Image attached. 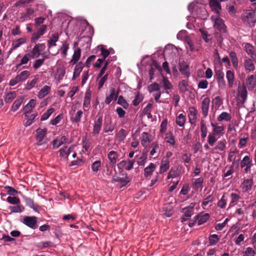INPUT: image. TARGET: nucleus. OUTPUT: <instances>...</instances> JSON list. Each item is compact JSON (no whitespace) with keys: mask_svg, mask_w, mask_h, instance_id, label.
<instances>
[{"mask_svg":"<svg viewBox=\"0 0 256 256\" xmlns=\"http://www.w3.org/2000/svg\"><path fill=\"white\" fill-rule=\"evenodd\" d=\"M212 16L210 18L214 22V27L216 30L215 36L217 40L222 42L223 40L222 34L224 32V21L219 17L218 14Z\"/></svg>","mask_w":256,"mask_h":256,"instance_id":"nucleus-1","label":"nucleus"},{"mask_svg":"<svg viewBox=\"0 0 256 256\" xmlns=\"http://www.w3.org/2000/svg\"><path fill=\"white\" fill-rule=\"evenodd\" d=\"M255 12L252 10H247L242 15V20L244 23L250 27H254L256 21L254 20Z\"/></svg>","mask_w":256,"mask_h":256,"instance_id":"nucleus-2","label":"nucleus"},{"mask_svg":"<svg viewBox=\"0 0 256 256\" xmlns=\"http://www.w3.org/2000/svg\"><path fill=\"white\" fill-rule=\"evenodd\" d=\"M217 56L218 60L214 62L215 77L219 83H222L224 82V74L222 64L220 62V56L218 53H217Z\"/></svg>","mask_w":256,"mask_h":256,"instance_id":"nucleus-3","label":"nucleus"},{"mask_svg":"<svg viewBox=\"0 0 256 256\" xmlns=\"http://www.w3.org/2000/svg\"><path fill=\"white\" fill-rule=\"evenodd\" d=\"M46 48L45 44L44 43L36 44L32 50L28 52V54H30V58L33 59L38 58L41 54H42V52L45 50Z\"/></svg>","mask_w":256,"mask_h":256,"instance_id":"nucleus-4","label":"nucleus"},{"mask_svg":"<svg viewBox=\"0 0 256 256\" xmlns=\"http://www.w3.org/2000/svg\"><path fill=\"white\" fill-rule=\"evenodd\" d=\"M239 164H240L241 168H244V172L246 174L250 172L251 168L253 166L252 160L249 155L245 156Z\"/></svg>","mask_w":256,"mask_h":256,"instance_id":"nucleus-5","label":"nucleus"},{"mask_svg":"<svg viewBox=\"0 0 256 256\" xmlns=\"http://www.w3.org/2000/svg\"><path fill=\"white\" fill-rule=\"evenodd\" d=\"M48 26L46 24H42L36 28V32L32 34L30 38V42L32 43L36 42L46 32Z\"/></svg>","mask_w":256,"mask_h":256,"instance_id":"nucleus-6","label":"nucleus"},{"mask_svg":"<svg viewBox=\"0 0 256 256\" xmlns=\"http://www.w3.org/2000/svg\"><path fill=\"white\" fill-rule=\"evenodd\" d=\"M239 150L236 148L231 150L228 154V160L232 162V164L236 165V168H238L240 158L238 156Z\"/></svg>","mask_w":256,"mask_h":256,"instance_id":"nucleus-7","label":"nucleus"},{"mask_svg":"<svg viewBox=\"0 0 256 256\" xmlns=\"http://www.w3.org/2000/svg\"><path fill=\"white\" fill-rule=\"evenodd\" d=\"M22 222L32 229L35 230L38 227L37 218L36 216H26Z\"/></svg>","mask_w":256,"mask_h":256,"instance_id":"nucleus-8","label":"nucleus"},{"mask_svg":"<svg viewBox=\"0 0 256 256\" xmlns=\"http://www.w3.org/2000/svg\"><path fill=\"white\" fill-rule=\"evenodd\" d=\"M238 100L240 102L244 104L247 100L248 92L244 83L238 86Z\"/></svg>","mask_w":256,"mask_h":256,"instance_id":"nucleus-9","label":"nucleus"},{"mask_svg":"<svg viewBox=\"0 0 256 256\" xmlns=\"http://www.w3.org/2000/svg\"><path fill=\"white\" fill-rule=\"evenodd\" d=\"M188 116L189 122L195 126L198 119V111L195 107L190 106L188 110Z\"/></svg>","mask_w":256,"mask_h":256,"instance_id":"nucleus-10","label":"nucleus"},{"mask_svg":"<svg viewBox=\"0 0 256 256\" xmlns=\"http://www.w3.org/2000/svg\"><path fill=\"white\" fill-rule=\"evenodd\" d=\"M195 204H196L194 203H191L188 206L182 209L184 215L182 218V222L186 221L194 214Z\"/></svg>","mask_w":256,"mask_h":256,"instance_id":"nucleus-11","label":"nucleus"},{"mask_svg":"<svg viewBox=\"0 0 256 256\" xmlns=\"http://www.w3.org/2000/svg\"><path fill=\"white\" fill-rule=\"evenodd\" d=\"M102 117L100 116L94 122L92 131V132L93 136H98L100 134L102 128Z\"/></svg>","mask_w":256,"mask_h":256,"instance_id":"nucleus-12","label":"nucleus"},{"mask_svg":"<svg viewBox=\"0 0 256 256\" xmlns=\"http://www.w3.org/2000/svg\"><path fill=\"white\" fill-rule=\"evenodd\" d=\"M254 62H256V60H253L251 58H248L244 60V66L246 72H250L254 70L255 64Z\"/></svg>","mask_w":256,"mask_h":256,"instance_id":"nucleus-13","label":"nucleus"},{"mask_svg":"<svg viewBox=\"0 0 256 256\" xmlns=\"http://www.w3.org/2000/svg\"><path fill=\"white\" fill-rule=\"evenodd\" d=\"M252 178L244 179L241 184L240 188L243 192L249 193L252 190Z\"/></svg>","mask_w":256,"mask_h":256,"instance_id":"nucleus-14","label":"nucleus"},{"mask_svg":"<svg viewBox=\"0 0 256 256\" xmlns=\"http://www.w3.org/2000/svg\"><path fill=\"white\" fill-rule=\"evenodd\" d=\"M34 12V8H27L26 12L22 13L21 16L18 18V22H23L26 20L30 19Z\"/></svg>","mask_w":256,"mask_h":256,"instance_id":"nucleus-15","label":"nucleus"},{"mask_svg":"<svg viewBox=\"0 0 256 256\" xmlns=\"http://www.w3.org/2000/svg\"><path fill=\"white\" fill-rule=\"evenodd\" d=\"M244 50L250 58L256 60V50L252 44L248 42L244 43Z\"/></svg>","mask_w":256,"mask_h":256,"instance_id":"nucleus-16","label":"nucleus"},{"mask_svg":"<svg viewBox=\"0 0 256 256\" xmlns=\"http://www.w3.org/2000/svg\"><path fill=\"white\" fill-rule=\"evenodd\" d=\"M92 92L90 89L86 90L83 102V108L84 110H88L90 106Z\"/></svg>","mask_w":256,"mask_h":256,"instance_id":"nucleus-17","label":"nucleus"},{"mask_svg":"<svg viewBox=\"0 0 256 256\" xmlns=\"http://www.w3.org/2000/svg\"><path fill=\"white\" fill-rule=\"evenodd\" d=\"M156 168V165L152 162H150L148 166L144 168V177L148 179H150Z\"/></svg>","mask_w":256,"mask_h":256,"instance_id":"nucleus-18","label":"nucleus"},{"mask_svg":"<svg viewBox=\"0 0 256 256\" xmlns=\"http://www.w3.org/2000/svg\"><path fill=\"white\" fill-rule=\"evenodd\" d=\"M210 217V216L209 214L202 212L196 215L194 217V219L197 220L198 225L200 226L206 222Z\"/></svg>","mask_w":256,"mask_h":256,"instance_id":"nucleus-19","label":"nucleus"},{"mask_svg":"<svg viewBox=\"0 0 256 256\" xmlns=\"http://www.w3.org/2000/svg\"><path fill=\"white\" fill-rule=\"evenodd\" d=\"M244 84L246 88L247 87L249 90H253L256 84V75L252 74L248 76Z\"/></svg>","mask_w":256,"mask_h":256,"instance_id":"nucleus-20","label":"nucleus"},{"mask_svg":"<svg viewBox=\"0 0 256 256\" xmlns=\"http://www.w3.org/2000/svg\"><path fill=\"white\" fill-rule=\"evenodd\" d=\"M36 101L34 99H31L24 108V114L25 116H28V114L32 112L33 108L36 106Z\"/></svg>","mask_w":256,"mask_h":256,"instance_id":"nucleus-21","label":"nucleus"},{"mask_svg":"<svg viewBox=\"0 0 256 256\" xmlns=\"http://www.w3.org/2000/svg\"><path fill=\"white\" fill-rule=\"evenodd\" d=\"M36 138L37 144L38 146L42 145L44 143L43 140L46 135V130L45 128H38L36 130Z\"/></svg>","mask_w":256,"mask_h":256,"instance_id":"nucleus-22","label":"nucleus"},{"mask_svg":"<svg viewBox=\"0 0 256 256\" xmlns=\"http://www.w3.org/2000/svg\"><path fill=\"white\" fill-rule=\"evenodd\" d=\"M249 140L248 134L247 133H242L240 135L239 142L238 146L240 149L244 148Z\"/></svg>","mask_w":256,"mask_h":256,"instance_id":"nucleus-23","label":"nucleus"},{"mask_svg":"<svg viewBox=\"0 0 256 256\" xmlns=\"http://www.w3.org/2000/svg\"><path fill=\"white\" fill-rule=\"evenodd\" d=\"M210 104V99L208 98H205L202 102V111L204 117H206L208 115L209 106Z\"/></svg>","mask_w":256,"mask_h":256,"instance_id":"nucleus-24","label":"nucleus"},{"mask_svg":"<svg viewBox=\"0 0 256 256\" xmlns=\"http://www.w3.org/2000/svg\"><path fill=\"white\" fill-rule=\"evenodd\" d=\"M115 182H118L121 186H126L130 182V180L126 174H122V176H116L113 178Z\"/></svg>","mask_w":256,"mask_h":256,"instance_id":"nucleus-25","label":"nucleus"},{"mask_svg":"<svg viewBox=\"0 0 256 256\" xmlns=\"http://www.w3.org/2000/svg\"><path fill=\"white\" fill-rule=\"evenodd\" d=\"M152 136L151 134L146 132H143L141 136V144L144 147H146L151 142Z\"/></svg>","mask_w":256,"mask_h":256,"instance_id":"nucleus-26","label":"nucleus"},{"mask_svg":"<svg viewBox=\"0 0 256 256\" xmlns=\"http://www.w3.org/2000/svg\"><path fill=\"white\" fill-rule=\"evenodd\" d=\"M84 68V64L82 62H78L76 64L73 72L72 80H75L78 76H80L82 69Z\"/></svg>","mask_w":256,"mask_h":256,"instance_id":"nucleus-27","label":"nucleus"},{"mask_svg":"<svg viewBox=\"0 0 256 256\" xmlns=\"http://www.w3.org/2000/svg\"><path fill=\"white\" fill-rule=\"evenodd\" d=\"M110 94L106 96L105 102L106 104H110L113 100H116L118 98V94H116L115 89L111 88L110 90Z\"/></svg>","mask_w":256,"mask_h":256,"instance_id":"nucleus-28","label":"nucleus"},{"mask_svg":"<svg viewBox=\"0 0 256 256\" xmlns=\"http://www.w3.org/2000/svg\"><path fill=\"white\" fill-rule=\"evenodd\" d=\"M209 5L212 11L214 12L216 14H220L221 6L218 0H210Z\"/></svg>","mask_w":256,"mask_h":256,"instance_id":"nucleus-29","label":"nucleus"},{"mask_svg":"<svg viewBox=\"0 0 256 256\" xmlns=\"http://www.w3.org/2000/svg\"><path fill=\"white\" fill-rule=\"evenodd\" d=\"M108 158L110 161V164L114 166L116 163L118 158V152L111 150L108 154Z\"/></svg>","mask_w":256,"mask_h":256,"instance_id":"nucleus-30","label":"nucleus"},{"mask_svg":"<svg viewBox=\"0 0 256 256\" xmlns=\"http://www.w3.org/2000/svg\"><path fill=\"white\" fill-rule=\"evenodd\" d=\"M81 56V49L80 48H77L74 50V54L72 56V58L70 60V63L72 64H77L78 61L80 58Z\"/></svg>","mask_w":256,"mask_h":256,"instance_id":"nucleus-31","label":"nucleus"},{"mask_svg":"<svg viewBox=\"0 0 256 256\" xmlns=\"http://www.w3.org/2000/svg\"><path fill=\"white\" fill-rule=\"evenodd\" d=\"M86 24L87 25V27H86V29H88V30L89 36H83L82 38L87 39V42H86L87 47H88V46L90 47L91 44V43H92V36L94 34V28H92V26L90 25L87 21L86 22Z\"/></svg>","mask_w":256,"mask_h":256,"instance_id":"nucleus-32","label":"nucleus"},{"mask_svg":"<svg viewBox=\"0 0 256 256\" xmlns=\"http://www.w3.org/2000/svg\"><path fill=\"white\" fill-rule=\"evenodd\" d=\"M170 160L166 159H162L161 161L160 166L159 170L160 174H163L166 172L170 168Z\"/></svg>","mask_w":256,"mask_h":256,"instance_id":"nucleus-33","label":"nucleus"},{"mask_svg":"<svg viewBox=\"0 0 256 256\" xmlns=\"http://www.w3.org/2000/svg\"><path fill=\"white\" fill-rule=\"evenodd\" d=\"M72 146L68 147V146H66L64 148H61L59 150L60 156L68 160V156L72 152Z\"/></svg>","mask_w":256,"mask_h":256,"instance_id":"nucleus-34","label":"nucleus"},{"mask_svg":"<svg viewBox=\"0 0 256 256\" xmlns=\"http://www.w3.org/2000/svg\"><path fill=\"white\" fill-rule=\"evenodd\" d=\"M134 163V160H129L127 161L125 160H122L120 162L119 165L122 167L123 168H124V169H126V170H130L133 168Z\"/></svg>","mask_w":256,"mask_h":256,"instance_id":"nucleus-35","label":"nucleus"},{"mask_svg":"<svg viewBox=\"0 0 256 256\" xmlns=\"http://www.w3.org/2000/svg\"><path fill=\"white\" fill-rule=\"evenodd\" d=\"M58 40V32H55L52 34L51 37L48 40V48L56 46V42Z\"/></svg>","mask_w":256,"mask_h":256,"instance_id":"nucleus-36","label":"nucleus"},{"mask_svg":"<svg viewBox=\"0 0 256 256\" xmlns=\"http://www.w3.org/2000/svg\"><path fill=\"white\" fill-rule=\"evenodd\" d=\"M179 70L182 74L187 77L190 76L189 66L186 62H184L180 64Z\"/></svg>","mask_w":256,"mask_h":256,"instance_id":"nucleus-37","label":"nucleus"},{"mask_svg":"<svg viewBox=\"0 0 256 256\" xmlns=\"http://www.w3.org/2000/svg\"><path fill=\"white\" fill-rule=\"evenodd\" d=\"M51 88L48 86H44L38 92V97L39 99H42L44 98L50 92Z\"/></svg>","mask_w":256,"mask_h":256,"instance_id":"nucleus-38","label":"nucleus"},{"mask_svg":"<svg viewBox=\"0 0 256 256\" xmlns=\"http://www.w3.org/2000/svg\"><path fill=\"white\" fill-rule=\"evenodd\" d=\"M42 58L36 60L33 64V68L34 70L38 69L41 66L44 64V62L46 59H48L49 57L47 54H42Z\"/></svg>","mask_w":256,"mask_h":256,"instance_id":"nucleus-39","label":"nucleus"},{"mask_svg":"<svg viewBox=\"0 0 256 256\" xmlns=\"http://www.w3.org/2000/svg\"><path fill=\"white\" fill-rule=\"evenodd\" d=\"M226 77L229 87L232 88L234 84V72L230 70H227L226 72Z\"/></svg>","mask_w":256,"mask_h":256,"instance_id":"nucleus-40","label":"nucleus"},{"mask_svg":"<svg viewBox=\"0 0 256 256\" xmlns=\"http://www.w3.org/2000/svg\"><path fill=\"white\" fill-rule=\"evenodd\" d=\"M180 174V170L178 168L172 167L168 173L167 179L174 178L178 176Z\"/></svg>","mask_w":256,"mask_h":256,"instance_id":"nucleus-41","label":"nucleus"},{"mask_svg":"<svg viewBox=\"0 0 256 256\" xmlns=\"http://www.w3.org/2000/svg\"><path fill=\"white\" fill-rule=\"evenodd\" d=\"M186 115L180 114L176 118V123L180 127H184L186 122Z\"/></svg>","mask_w":256,"mask_h":256,"instance_id":"nucleus-42","label":"nucleus"},{"mask_svg":"<svg viewBox=\"0 0 256 256\" xmlns=\"http://www.w3.org/2000/svg\"><path fill=\"white\" fill-rule=\"evenodd\" d=\"M226 9L231 16H234L236 12V3L234 1H230L226 6Z\"/></svg>","mask_w":256,"mask_h":256,"instance_id":"nucleus-43","label":"nucleus"},{"mask_svg":"<svg viewBox=\"0 0 256 256\" xmlns=\"http://www.w3.org/2000/svg\"><path fill=\"white\" fill-rule=\"evenodd\" d=\"M30 73L28 70H26L20 72L16 76L20 82L26 81L30 76Z\"/></svg>","mask_w":256,"mask_h":256,"instance_id":"nucleus-44","label":"nucleus"},{"mask_svg":"<svg viewBox=\"0 0 256 256\" xmlns=\"http://www.w3.org/2000/svg\"><path fill=\"white\" fill-rule=\"evenodd\" d=\"M68 49L69 44L66 42H63L62 44V47L59 50L63 58H66V57Z\"/></svg>","mask_w":256,"mask_h":256,"instance_id":"nucleus-45","label":"nucleus"},{"mask_svg":"<svg viewBox=\"0 0 256 256\" xmlns=\"http://www.w3.org/2000/svg\"><path fill=\"white\" fill-rule=\"evenodd\" d=\"M83 112L82 110H78L76 114H72L70 120L76 123L79 122L82 118Z\"/></svg>","mask_w":256,"mask_h":256,"instance_id":"nucleus-46","label":"nucleus"},{"mask_svg":"<svg viewBox=\"0 0 256 256\" xmlns=\"http://www.w3.org/2000/svg\"><path fill=\"white\" fill-rule=\"evenodd\" d=\"M24 200L27 206L33 209L34 211H38L39 206L34 204L33 200L30 198H25Z\"/></svg>","mask_w":256,"mask_h":256,"instance_id":"nucleus-47","label":"nucleus"},{"mask_svg":"<svg viewBox=\"0 0 256 256\" xmlns=\"http://www.w3.org/2000/svg\"><path fill=\"white\" fill-rule=\"evenodd\" d=\"M126 136H127L126 131L123 128H121L120 130L116 134V136L117 140L120 142H122L124 141V140L126 138Z\"/></svg>","mask_w":256,"mask_h":256,"instance_id":"nucleus-48","label":"nucleus"},{"mask_svg":"<svg viewBox=\"0 0 256 256\" xmlns=\"http://www.w3.org/2000/svg\"><path fill=\"white\" fill-rule=\"evenodd\" d=\"M165 140L168 143L171 145L174 146L176 144L175 138L172 132H168L166 134Z\"/></svg>","mask_w":256,"mask_h":256,"instance_id":"nucleus-49","label":"nucleus"},{"mask_svg":"<svg viewBox=\"0 0 256 256\" xmlns=\"http://www.w3.org/2000/svg\"><path fill=\"white\" fill-rule=\"evenodd\" d=\"M8 209L12 212L18 213L22 212L24 210V208L19 204L16 206H10Z\"/></svg>","mask_w":256,"mask_h":256,"instance_id":"nucleus-50","label":"nucleus"},{"mask_svg":"<svg viewBox=\"0 0 256 256\" xmlns=\"http://www.w3.org/2000/svg\"><path fill=\"white\" fill-rule=\"evenodd\" d=\"M199 31L201 34L202 38L206 42H208L211 41L212 39V36L211 34H208L206 30L202 28H200Z\"/></svg>","mask_w":256,"mask_h":256,"instance_id":"nucleus-51","label":"nucleus"},{"mask_svg":"<svg viewBox=\"0 0 256 256\" xmlns=\"http://www.w3.org/2000/svg\"><path fill=\"white\" fill-rule=\"evenodd\" d=\"M26 42V39L24 38H20L12 42V49L16 50L20 47L22 44Z\"/></svg>","mask_w":256,"mask_h":256,"instance_id":"nucleus-52","label":"nucleus"},{"mask_svg":"<svg viewBox=\"0 0 256 256\" xmlns=\"http://www.w3.org/2000/svg\"><path fill=\"white\" fill-rule=\"evenodd\" d=\"M65 73V69L64 68H60L56 70V78L58 82L64 78Z\"/></svg>","mask_w":256,"mask_h":256,"instance_id":"nucleus-53","label":"nucleus"},{"mask_svg":"<svg viewBox=\"0 0 256 256\" xmlns=\"http://www.w3.org/2000/svg\"><path fill=\"white\" fill-rule=\"evenodd\" d=\"M23 102V98H20L18 99H16L13 103L12 108L11 110L13 112H16L17 110L20 105L22 104V102Z\"/></svg>","mask_w":256,"mask_h":256,"instance_id":"nucleus-54","label":"nucleus"},{"mask_svg":"<svg viewBox=\"0 0 256 256\" xmlns=\"http://www.w3.org/2000/svg\"><path fill=\"white\" fill-rule=\"evenodd\" d=\"M36 116H37V114L36 113V114H32L30 115V114H28V117L25 116L26 119V122L24 124V126H28L31 125L32 124V122H34V120Z\"/></svg>","mask_w":256,"mask_h":256,"instance_id":"nucleus-55","label":"nucleus"},{"mask_svg":"<svg viewBox=\"0 0 256 256\" xmlns=\"http://www.w3.org/2000/svg\"><path fill=\"white\" fill-rule=\"evenodd\" d=\"M222 99L220 96H216L212 100V106L218 109L222 105Z\"/></svg>","mask_w":256,"mask_h":256,"instance_id":"nucleus-56","label":"nucleus"},{"mask_svg":"<svg viewBox=\"0 0 256 256\" xmlns=\"http://www.w3.org/2000/svg\"><path fill=\"white\" fill-rule=\"evenodd\" d=\"M148 90L150 93L154 92H159L160 86L158 83L155 82L148 86Z\"/></svg>","mask_w":256,"mask_h":256,"instance_id":"nucleus-57","label":"nucleus"},{"mask_svg":"<svg viewBox=\"0 0 256 256\" xmlns=\"http://www.w3.org/2000/svg\"><path fill=\"white\" fill-rule=\"evenodd\" d=\"M38 78L36 76L30 81H28L26 84V89L27 90H30L33 88L35 85L38 83Z\"/></svg>","mask_w":256,"mask_h":256,"instance_id":"nucleus-58","label":"nucleus"},{"mask_svg":"<svg viewBox=\"0 0 256 256\" xmlns=\"http://www.w3.org/2000/svg\"><path fill=\"white\" fill-rule=\"evenodd\" d=\"M16 96V93L15 92H8L4 98L6 102L8 103L12 102Z\"/></svg>","mask_w":256,"mask_h":256,"instance_id":"nucleus-59","label":"nucleus"},{"mask_svg":"<svg viewBox=\"0 0 256 256\" xmlns=\"http://www.w3.org/2000/svg\"><path fill=\"white\" fill-rule=\"evenodd\" d=\"M200 130L202 138H205L207 136L208 130L206 123L204 120H202L200 122Z\"/></svg>","mask_w":256,"mask_h":256,"instance_id":"nucleus-60","label":"nucleus"},{"mask_svg":"<svg viewBox=\"0 0 256 256\" xmlns=\"http://www.w3.org/2000/svg\"><path fill=\"white\" fill-rule=\"evenodd\" d=\"M117 103L122 106L125 109H128V108L129 104L122 96H120L118 97Z\"/></svg>","mask_w":256,"mask_h":256,"instance_id":"nucleus-61","label":"nucleus"},{"mask_svg":"<svg viewBox=\"0 0 256 256\" xmlns=\"http://www.w3.org/2000/svg\"><path fill=\"white\" fill-rule=\"evenodd\" d=\"M147 158V154L146 152H142L138 158L137 164L139 166H143L145 164L146 160Z\"/></svg>","mask_w":256,"mask_h":256,"instance_id":"nucleus-62","label":"nucleus"},{"mask_svg":"<svg viewBox=\"0 0 256 256\" xmlns=\"http://www.w3.org/2000/svg\"><path fill=\"white\" fill-rule=\"evenodd\" d=\"M220 240V237L218 235L214 234L210 235L209 236V242L210 246H214Z\"/></svg>","mask_w":256,"mask_h":256,"instance_id":"nucleus-63","label":"nucleus"},{"mask_svg":"<svg viewBox=\"0 0 256 256\" xmlns=\"http://www.w3.org/2000/svg\"><path fill=\"white\" fill-rule=\"evenodd\" d=\"M144 96L142 94L138 93L134 97V100H132V104L134 106H138L140 102L143 100Z\"/></svg>","mask_w":256,"mask_h":256,"instance_id":"nucleus-64","label":"nucleus"}]
</instances>
